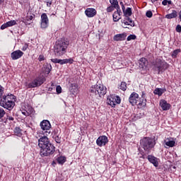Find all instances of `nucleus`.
Instances as JSON below:
<instances>
[{
    "label": "nucleus",
    "mask_w": 181,
    "mask_h": 181,
    "mask_svg": "<svg viewBox=\"0 0 181 181\" xmlns=\"http://www.w3.org/2000/svg\"><path fill=\"white\" fill-rule=\"evenodd\" d=\"M15 100H16V97L13 94L3 95L1 99L0 100V105L4 108H6L11 111L15 107Z\"/></svg>",
    "instance_id": "1"
},
{
    "label": "nucleus",
    "mask_w": 181,
    "mask_h": 181,
    "mask_svg": "<svg viewBox=\"0 0 181 181\" xmlns=\"http://www.w3.org/2000/svg\"><path fill=\"white\" fill-rule=\"evenodd\" d=\"M90 93L92 98L103 97L107 94V88L103 84H95L90 88Z\"/></svg>",
    "instance_id": "2"
},
{
    "label": "nucleus",
    "mask_w": 181,
    "mask_h": 181,
    "mask_svg": "<svg viewBox=\"0 0 181 181\" xmlns=\"http://www.w3.org/2000/svg\"><path fill=\"white\" fill-rule=\"evenodd\" d=\"M69 42L63 40H60L56 42L54 47V52L57 56H63L66 53Z\"/></svg>",
    "instance_id": "3"
},
{
    "label": "nucleus",
    "mask_w": 181,
    "mask_h": 181,
    "mask_svg": "<svg viewBox=\"0 0 181 181\" xmlns=\"http://www.w3.org/2000/svg\"><path fill=\"white\" fill-rule=\"evenodd\" d=\"M168 68L169 64L160 59H157L155 62L153 63V70L156 73H158V74L163 73V71L168 70Z\"/></svg>",
    "instance_id": "4"
},
{
    "label": "nucleus",
    "mask_w": 181,
    "mask_h": 181,
    "mask_svg": "<svg viewBox=\"0 0 181 181\" xmlns=\"http://www.w3.org/2000/svg\"><path fill=\"white\" fill-rule=\"evenodd\" d=\"M140 144L146 152H151V149L154 148L155 145H156V142L151 137H144L140 140Z\"/></svg>",
    "instance_id": "5"
},
{
    "label": "nucleus",
    "mask_w": 181,
    "mask_h": 181,
    "mask_svg": "<svg viewBox=\"0 0 181 181\" xmlns=\"http://www.w3.org/2000/svg\"><path fill=\"white\" fill-rule=\"evenodd\" d=\"M56 151V147L52 143L47 145L45 147L40 149V155L42 157L45 156H50V155H53Z\"/></svg>",
    "instance_id": "6"
},
{
    "label": "nucleus",
    "mask_w": 181,
    "mask_h": 181,
    "mask_svg": "<svg viewBox=\"0 0 181 181\" xmlns=\"http://www.w3.org/2000/svg\"><path fill=\"white\" fill-rule=\"evenodd\" d=\"M46 81V78L43 76L37 77L31 83H28L27 87L28 88H35L39 87Z\"/></svg>",
    "instance_id": "7"
},
{
    "label": "nucleus",
    "mask_w": 181,
    "mask_h": 181,
    "mask_svg": "<svg viewBox=\"0 0 181 181\" xmlns=\"http://www.w3.org/2000/svg\"><path fill=\"white\" fill-rule=\"evenodd\" d=\"M107 104L111 107H115L117 104H121V98L119 96H115L114 95L107 98Z\"/></svg>",
    "instance_id": "8"
},
{
    "label": "nucleus",
    "mask_w": 181,
    "mask_h": 181,
    "mask_svg": "<svg viewBox=\"0 0 181 181\" xmlns=\"http://www.w3.org/2000/svg\"><path fill=\"white\" fill-rule=\"evenodd\" d=\"M41 129L45 132V135H50V128H52V124L49 120H43L40 122Z\"/></svg>",
    "instance_id": "9"
},
{
    "label": "nucleus",
    "mask_w": 181,
    "mask_h": 181,
    "mask_svg": "<svg viewBox=\"0 0 181 181\" xmlns=\"http://www.w3.org/2000/svg\"><path fill=\"white\" fill-rule=\"evenodd\" d=\"M49 144H50V141H49V139L46 136L40 137L38 139V146H40L41 149H43V148H45V146H47V145Z\"/></svg>",
    "instance_id": "10"
},
{
    "label": "nucleus",
    "mask_w": 181,
    "mask_h": 181,
    "mask_svg": "<svg viewBox=\"0 0 181 181\" xmlns=\"http://www.w3.org/2000/svg\"><path fill=\"white\" fill-rule=\"evenodd\" d=\"M40 26L42 29H46L49 26V18H47V14L45 13L41 15Z\"/></svg>",
    "instance_id": "11"
},
{
    "label": "nucleus",
    "mask_w": 181,
    "mask_h": 181,
    "mask_svg": "<svg viewBox=\"0 0 181 181\" xmlns=\"http://www.w3.org/2000/svg\"><path fill=\"white\" fill-rule=\"evenodd\" d=\"M98 146H105L108 144V137L107 136H100L96 140Z\"/></svg>",
    "instance_id": "12"
},
{
    "label": "nucleus",
    "mask_w": 181,
    "mask_h": 181,
    "mask_svg": "<svg viewBox=\"0 0 181 181\" xmlns=\"http://www.w3.org/2000/svg\"><path fill=\"white\" fill-rule=\"evenodd\" d=\"M139 100V95L138 93L133 92L129 98V101L132 105H135V104H138V101Z\"/></svg>",
    "instance_id": "13"
},
{
    "label": "nucleus",
    "mask_w": 181,
    "mask_h": 181,
    "mask_svg": "<svg viewBox=\"0 0 181 181\" xmlns=\"http://www.w3.org/2000/svg\"><path fill=\"white\" fill-rule=\"evenodd\" d=\"M51 61L52 63H59V64H67V63H69V64H72L73 59H52Z\"/></svg>",
    "instance_id": "14"
},
{
    "label": "nucleus",
    "mask_w": 181,
    "mask_h": 181,
    "mask_svg": "<svg viewBox=\"0 0 181 181\" xmlns=\"http://www.w3.org/2000/svg\"><path fill=\"white\" fill-rule=\"evenodd\" d=\"M23 56V52L21 50H16L11 53V57L12 60H18V59H21Z\"/></svg>",
    "instance_id": "15"
},
{
    "label": "nucleus",
    "mask_w": 181,
    "mask_h": 181,
    "mask_svg": "<svg viewBox=\"0 0 181 181\" xmlns=\"http://www.w3.org/2000/svg\"><path fill=\"white\" fill-rule=\"evenodd\" d=\"M160 107H161L163 111H168L170 110V104L168 103V102L165 100H160Z\"/></svg>",
    "instance_id": "16"
},
{
    "label": "nucleus",
    "mask_w": 181,
    "mask_h": 181,
    "mask_svg": "<svg viewBox=\"0 0 181 181\" xmlns=\"http://www.w3.org/2000/svg\"><path fill=\"white\" fill-rule=\"evenodd\" d=\"M127 39V33H123L122 34H117L113 37V40L115 42H122L123 40H125Z\"/></svg>",
    "instance_id": "17"
},
{
    "label": "nucleus",
    "mask_w": 181,
    "mask_h": 181,
    "mask_svg": "<svg viewBox=\"0 0 181 181\" xmlns=\"http://www.w3.org/2000/svg\"><path fill=\"white\" fill-rule=\"evenodd\" d=\"M85 13L88 18H94L97 15V11L94 8H86Z\"/></svg>",
    "instance_id": "18"
},
{
    "label": "nucleus",
    "mask_w": 181,
    "mask_h": 181,
    "mask_svg": "<svg viewBox=\"0 0 181 181\" xmlns=\"http://www.w3.org/2000/svg\"><path fill=\"white\" fill-rule=\"evenodd\" d=\"M148 160L153 164V166H155L156 168H158V166H159V163L158 162V158L153 156H148L147 157Z\"/></svg>",
    "instance_id": "19"
},
{
    "label": "nucleus",
    "mask_w": 181,
    "mask_h": 181,
    "mask_svg": "<svg viewBox=\"0 0 181 181\" xmlns=\"http://www.w3.org/2000/svg\"><path fill=\"white\" fill-rule=\"evenodd\" d=\"M52 71V65L50 64H45L42 68V73L45 76H49V74Z\"/></svg>",
    "instance_id": "20"
},
{
    "label": "nucleus",
    "mask_w": 181,
    "mask_h": 181,
    "mask_svg": "<svg viewBox=\"0 0 181 181\" xmlns=\"http://www.w3.org/2000/svg\"><path fill=\"white\" fill-rule=\"evenodd\" d=\"M137 105L139 107H146V98H145V93L142 92L141 98L138 100Z\"/></svg>",
    "instance_id": "21"
},
{
    "label": "nucleus",
    "mask_w": 181,
    "mask_h": 181,
    "mask_svg": "<svg viewBox=\"0 0 181 181\" xmlns=\"http://www.w3.org/2000/svg\"><path fill=\"white\" fill-rule=\"evenodd\" d=\"M139 67L140 69H143V70H145L146 67L148 66V60L145 58L140 59L139 62Z\"/></svg>",
    "instance_id": "22"
},
{
    "label": "nucleus",
    "mask_w": 181,
    "mask_h": 181,
    "mask_svg": "<svg viewBox=\"0 0 181 181\" xmlns=\"http://www.w3.org/2000/svg\"><path fill=\"white\" fill-rule=\"evenodd\" d=\"M69 91L74 95H75V94H77V93H78V86H77V84L76 83H71L69 87Z\"/></svg>",
    "instance_id": "23"
},
{
    "label": "nucleus",
    "mask_w": 181,
    "mask_h": 181,
    "mask_svg": "<svg viewBox=\"0 0 181 181\" xmlns=\"http://www.w3.org/2000/svg\"><path fill=\"white\" fill-rule=\"evenodd\" d=\"M121 8L117 9V11H115L112 16H113V21L114 22H118L119 19H121Z\"/></svg>",
    "instance_id": "24"
},
{
    "label": "nucleus",
    "mask_w": 181,
    "mask_h": 181,
    "mask_svg": "<svg viewBox=\"0 0 181 181\" xmlns=\"http://www.w3.org/2000/svg\"><path fill=\"white\" fill-rule=\"evenodd\" d=\"M166 91V88H156L154 91L153 93L155 94V95H158L159 97H160V95H162V94H163V93H165Z\"/></svg>",
    "instance_id": "25"
},
{
    "label": "nucleus",
    "mask_w": 181,
    "mask_h": 181,
    "mask_svg": "<svg viewBox=\"0 0 181 181\" xmlns=\"http://www.w3.org/2000/svg\"><path fill=\"white\" fill-rule=\"evenodd\" d=\"M165 18L166 19H174L175 18H177V11L173 10L171 13L165 16Z\"/></svg>",
    "instance_id": "26"
},
{
    "label": "nucleus",
    "mask_w": 181,
    "mask_h": 181,
    "mask_svg": "<svg viewBox=\"0 0 181 181\" xmlns=\"http://www.w3.org/2000/svg\"><path fill=\"white\" fill-rule=\"evenodd\" d=\"M54 139L55 140L57 144H62V136H60V133H59V131H57V132H54Z\"/></svg>",
    "instance_id": "27"
},
{
    "label": "nucleus",
    "mask_w": 181,
    "mask_h": 181,
    "mask_svg": "<svg viewBox=\"0 0 181 181\" xmlns=\"http://www.w3.org/2000/svg\"><path fill=\"white\" fill-rule=\"evenodd\" d=\"M110 3L111 4L112 6L115 8V9H118V11L121 9V8L119 7V5L118 4V1L110 0Z\"/></svg>",
    "instance_id": "28"
},
{
    "label": "nucleus",
    "mask_w": 181,
    "mask_h": 181,
    "mask_svg": "<svg viewBox=\"0 0 181 181\" xmlns=\"http://www.w3.org/2000/svg\"><path fill=\"white\" fill-rule=\"evenodd\" d=\"M123 13H124L125 18H127V17L131 16L132 15V8L128 7V8L126 9V11L123 12Z\"/></svg>",
    "instance_id": "29"
},
{
    "label": "nucleus",
    "mask_w": 181,
    "mask_h": 181,
    "mask_svg": "<svg viewBox=\"0 0 181 181\" xmlns=\"http://www.w3.org/2000/svg\"><path fill=\"white\" fill-rule=\"evenodd\" d=\"M165 142L166 146H169V148H173V146H175V144H176L175 141H170L169 139L165 140Z\"/></svg>",
    "instance_id": "30"
},
{
    "label": "nucleus",
    "mask_w": 181,
    "mask_h": 181,
    "mask_svg": "<svg viewBox=\"0 0 181 181\" xmlns=\"http://www.w3.org/2000/svg\"><path fill=\"white\" fill-rule=\"evenodd\" d=\"M14 134L17 136H22V130L21 129V127H16L14 129Z\"/></svg>",
    "instance_id": "31"
},
{
    "label": "nucleus",
    "mask_w": 181,
    "mask_h": 181,
    "mask_svg": "<svg viewBox=\"0 0 181 181\" xmlns=\"http://www.w3.org/2000/svg\"><path fill=\"white\" fill-rule=\"evenodd\" d=\"M57 161L58 162V163H59V165H63V163L66 162V157L59 156L57 158Z\"/></svg>",
    "instance_id": "32"
},
{
    "label": "nucleus",
    "mask_w": 181,
    "mask_h": 181,
    "mask_svg": "<svg viewBox=\"0 0 181 181\" xmlns=\"http://www.w3.org/2000/svg\"><path fill=\"white\" fill-rule=\"evenodd\" d=\"M122 28H124L127 29V26H129V22H128V20L127 19V17L124 18V19L122 21Z\"/></svg>",
    "instance_id": "33"
},
{
    "label": "nucleus",
    "mask_w": 181,
    "mask_h": 181,
    "mask_svg": "<svg viewBox=\"0 0 181 181\" xmlns=\"http://www.w3.org/2000/svg\"><path fill=\"white\" fill-rule=\"evenodd\" d=\"M179 53H180V49H177L173 51V54H171L172 57H173L174 59H176L177 54H179Z\"/></svg>",
    "instance_id": "34"
},
{
    "label": "nucleus",
    "mask_w": 181,
    "mask_h": 181,
    "mask_svg": "<svg viewBox=\"0 0 181 181\" xmlns=\"http://www.w3.org/2000/svg\"><path fill=\"white\" fill-rule=\"evenodd\" d=\"M126 19H127V22H129V26H132V28L135 26V23L134 22V21H132V19H131V18L126 16Z\"/></svg>",
    "instance_id": "35"
},
{
    "label": "nucleus",
    "mask_w": 181,
    "mask_h": 181,
    "mask_svg": "<svg viewBox=\"0 0 181 181\" xmlns=\"http://www.w3.org/2000/svg\"><path fill=\"white\" fill-rule=\"evenodd\" d=\"M120 90H122V91H125L127 90V83L122 82L119 86Z\"/></svg>",
    "instance_id": "36"
},
{
    "label": "nucleus",
    "mask_w": 181,
    "mask_h": 181,
    "mask_svg": "<svg viewBox=\"0 0 181 181\" xmlns=\"http://www.w3.org/2000/svg\"><path fill=\"white\" fill-rule=\"evenodd\" d=\"M135 39H136V35H130L127 37V40L129 42V40H135Z\"/></svg>",
    "instance_id": "37"
},
{
    "label": "nucleus",
    "mask_w": 181,
    "mask_h": 181,
    "mask_svg": "<svg viewBox=\"0 0 181 181\" xmlns=\"http://www.w3.org/2000/svg\"><path fill=\"white\" fill-rule=\"evenodd\" d=\"M5 114H6V112H5L4 108L0 107V119L1 118H4V117H5Z\"/></svg>",
    "instance_id": "38"
},
{
    "label": "nucleus",
    "mask_w": 181,
    "mask_h": 181,
    "mask_svg": "<svg viewBox=\"0 0 181 181\" xmlns=\"http://www.w3.org/2000/svg\"><path fill=\"white\" fill-rule=\"evenodd\" d=\"M7 25H8V28H10L11 26H14V25H16V21L15 20L10 21L7 22Z\"/></svg>",
    "instance_id": "39"
},
{
    "label": "nucleus",
    "mask_w": 181,
    "mask_h": 181,
    "mask_svg": "<svg viewBox=\"0 0 181 181\" xmlns=\"http://www.w3.org/2000/svg\"><path fill=\"white\" fill-rule=\"evenodd\" d=\"M35 14H32L31 16H29V14H28L26 21H33V19H35Z\"/></svg>",
    "instance_id": "40"
},
{
    "label": "nucleus",
    "mask_w": 181,
    "mask_h": 181,
    "mask_svg": "<svg viewBox=\"0 0 181 181\" xmlns=\"http://www.w3.org/2000/svg\"><path fill=\"white\" fill-rule=\"evenodd\" d=\"M5 88H4V87H2V86L0 85V98L1 100H2V95H4V91Z\"/></svg>",
    "instance_id": "41"
},
{
    "label": "nucleus",
    "mask_w": 181,
    "mask_h": 181,
    "mask_svg": "<svg viewBox=\"0 0 181 181\" xmlns=\"http://www.w3.org/2000/svg\"><path fill=\"white\" fill-rule=\"evenodd\" d=\"M153 16V13H152V11H146V16L147 18H152Z\"/></svg>",
    "instance_id": "42"
},
{
    "label": "nucleus",
    "mask_w": 181,
    "mask_h": 181,
    "mask_svg": "<svg viewBox=\"0 0 181 181\" xmlns=\"http://www.w3.org/2000/svg\"><path fill=\"white\" fill-rule=\"evenodd\" d=\"M56 91H57V94H62V86H57L56 87Z\"/></svg>",
    "instance_id": "43"
},
{
    "label": "nucleus",
    "mask_w": 181,
    "mask_h": 181,
    "mask_svg": "<svg viewBox=\"0 0 181 181\" xmlns=\"http://www.w3.org/2000/svg\"><path fill=\"white\" fill-rule=\"evenodd\" d=\"M115 8L112 6H110L109 7L107 8L106 11L107 12H112Z\"/></svg>",
    "instance_id": "44"
},
{
    "label": "nucleus",
    "mask_w": 181,
    "mask_h": 181,
    "mask_svg": "<svg viewBox=\"0 0 181 181\" xmlns=\"http://www.w3.org/2000/svg\"><path fill=\"white\" fill-rule=\"evenodd\" d=\"M6 28H9V26L8 25V23H6L1 26V30H4V29H6Z\"/></svg>",
    "instance_id": "45"
},
{
    "label": "nucleus",
    "mask_w": 181,
    "mask_h": 181,
    "mask_svg": "<svg viewBox=\"0 0 181 181\" xmlns=\"http://www.w3.org/2000/svg\"><path fill=\"white\" fill-rule=\"evenodd\" d=\"M176 32H177L178 33H181V25H177L176 28H175Z\"/></svg>",
    "instance_id": "46"
},
{
    "label": "nucleus",
    "mask_w": 181,
    "mask_h": 181,
    "mask_svg": "<svg viewBox=\"0 0 181 181\" xmlns=\"http://www.w3.org/2000/svg\"><path fill=\"white\" fill-rule=\"evenodd\" d=\"M28 47V44H25V45H23V47H22L21 49H22L23 52H25V50H27Z\"/></svg>",
    "instance_id": "47"
},
{
    "label": "nucleus",
    "mask_w": 181,
    "mask_h": 181,
    "mask_svg": "<svg viewBox=\"0 0 181 181\" xmlns=\"http://www.w3.org/2000/svg\"><path fill=\"white\" fill-rule=\"evenodd\" d=\"M38 60L39 62H43V60H45V57L43 55H40Z\"/></svg>",
    "instance_id": "48"
},
{
    "label": "nucleus",
    "mask_w": 181,
    "mask_h": 181,
    "mask_svg": "<svg viewBox=\"0 0 181 181\" xmlns=\"http://www.w3.org/2000/svg\"><path fill=\"white\" fill-rule=\"evenodd\" d=\"M162 5H163L164 6H166V5H168V0H163L162 1Z\"/></svg>",
    "instance_id": "49"
},
{
    "label": "nucleus",
    "mask_w": 181,
    "mask_h": 181,
    "mask_svg": "<svg viewBox=\"0 0 181 181\" xmlns=\"http://www.w3.org/2000/svg\"><path fill=\"white\" fill-rule=\"evenodd\" d=\"M7 119H8V121H13V117L12 116H7Z\"/></svg>",
    "instance_id": "50"
},
{
    "label": "nucleus",
    "mask_w": 181,
    "mask_h": 181,
    "mask_svg": "<svg viewBox=\"0 0 181 181\" xmlns=\"http://www.w3.org/2000/svg\"><path fill=\"white\" fill-rule=\"evenodd\" d=\"M51 5H52V1L51 2H49V1L47 2V6L50 7Z\"/></svg>",
    "instance_id": "51"
},
{
    "label": "nucleus",
    "mask_w": 181,
    "mask_h": 181,
    "mask_svg": "<svg viewBox=\"0 0 181 181\" xmlns=\"http://www.w3.org/2000/svg\"><path fill=\"white\" fill-rule=\"evenodd\" d=\"M122 10L123 13L126 11L125 6H124V5L122 6Z\"/></svg>",
    "instance_id": "52"
},
{
    "label": "nucleus",
    "mask_w": 181,
    "mask_h": 181,
    "mask_svg": "<svg viewBox=\"0 0 181 181\" xmlns=\"http://www.w3.org/2000/svg\"><path fill=\"white\" fill-rule=\"evenodd\" d=\"M168 4V5H172V1H167V4Z\"/></svg>",
    "instance_id": "53"
},
{
    "label": "nucleus",
    "mask_w": 181,
    "mask_h": 181,
    "mask_svg": "<svg viewBox=\"0 0 181 181\" xmlns=\"http://www.w3.org/2000/svg\"><path fill=\"white\" fill-rule=\"evenodd\" d=\"M152 4H155L156 2H158L159 0H151Z\"/></svg>",
    "instance_id": "54"
},
{
    "label": "nucleus",
    "mask_w": 181,
    "mask_h": 181,
    "mask_svg": "<svg viewBox=\"0 0 181 181\" xmlns=\"http://www.w3.org/2000/svg\"><path fill=\"white\" fill-rule=\"evenodd\" d=\"M4 0H0V5H1V4L4 3Z\"/></svg>",
    "instance_id": "55"
},
{
    "label": "nucleus",
    "mask_w": 181,
    "mask_h": 181,
    "mask_svg": "<svg viewBox=\"0 0 181 181\" xmlns=\"http://www.w3.org/2000/svg\"><path fill=\"white\" fill-rule=\"evenodd\" d=\"M120 5L121 6H122V5H124V3L122 1H120Z\"/></svg>",
    "instance_id": "56"
},
{
    "label": "nucleus",
    "mask_w": 181,
    "mask_h": 181,
    "mask_svg": "<svg viewBox=\"0 0 181 181\" xmlns=\"http://www.w3.org/2000/svg\"><path fill=\"white\" fill-rule=\"evenodd\" d=\"M22 114H23V115H26V112H23Z\"/></svg>",
    "instance_id": "57"
}]
</instances>
